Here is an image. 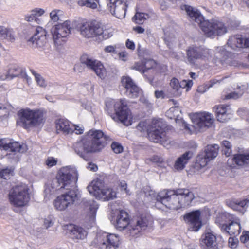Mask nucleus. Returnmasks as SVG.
Masks as SVG:
<instances>
[{"label": "nucleus", "instance_id": "b1692460", "mask_svg": "<svg viewBox=\"0 0 249 249\" xmlns=\"http://www.w3.org/2000/svg\"><path fill=\"white\" fill-rule=\"evenodd\" d=\"M2 147L5 150H10L11 152L24 153L27 150V146L19 142H9L7 143L3 140H0V148Z\"/></svg>", "mask_w": 249, "mask_h": 249}, {"label": "nucleus", "instance_id": "f03ea898", "mask_svg": "<svg viewBox=\"0 0 249 249\" xmlns=\"http://www.w3.org/2000/svg\"><path fill=\"white\" fill-rule=\"evenodd\" d=\"M110 138L100 130H90L81 141L73 144L75 152L87 160L88 154L97 153L105 147Z\"/></svg>", "mask_w": 249, "mask_h": 249}, {"label": "nucleus", "instance_id": "7c9ffc66", "mask_svg": "<svg viewBox=\"0 0 249 249\" xmlns=\"http://www.w3.org/2000/svg\"><path fill=\"white\" fill-rule=\"evenodd\" d=\"M22 73V68L15 65H10L6 75V79H11L20 76Z\"/></svg>", "mask_w": 249, "mask_h": 249}, {"label": "nucleus", "instance_id": "69168bd1", "mask_svg": "<svg viewBox=\"0 0 249 249\" xmlns=\"http://www.w3.org/2000/svg\"><path fill=\"white\" fill-rule=\"evenodd\" d=\"M7 112V108L4 105L0 104V117L2 116L3 115H6V113Z\"/></svg>", "mask_w": 249, "mask_h": 249}, {"label": "nucleus", "instance_id": "f8f14e48", "mask_svg": "<svg viewBox=\"0 0 249 249\" xmlns=\"http://www.w3.org/2000/svg\"><path fill=\"white\" fill-rule=\"evenodd\" d=\"M187 59L190 64H195L197 60H204L209 55L208 49L202 46H190L186 50Z\"/></svg>", "mask_w": 249, "mask_h": 249}, {"label": "nucleus", "instance_id": "79ce46f5", "mask_svg": "<svg viewBox=\"0 0 249 249\" xmlns=\"http://www.w3.org/2000/svg\"><path fill=\"white\" fill-rule=\"evenodd\" d=\"M62 11L60 10L55 9L50 13L51 19L53 22H56L59 20L60 16L62 15Z\"/></svg>", "mask_w": 249, "mask_h": 249}, {"label": "nucleus", "instance_id": "0e129e2a", "mask_svg": "<svg viewBox=\"0 0 249 249\" xmlns=\"http://www.w3.org/2000/svg\"><path fill=\"white\" fill-rule=\"evenodd\" d=\"M155 96L157 98L163 99L164 98V93L163 91L156 90L155 91Z\"/></svg>", "mask_w": 249, "mask_h": 249}, {"label": "nucleus", "instance_id": "6e6552de", "mask_svg": "<svg viewBox=\"0 0 249 249\" xmlns=\"http://www.w3.org/2000/svg\"><path fill=\"white\" fill-rule=\"evenodd\" d=\"M152 124L154 126L147 132L149 140L154 142L160 143L164 146L170 144L171 138L169 135V132L164 130L163 126L161 125V121L160 120H153Z\"/></svg>", "mask_w": 249, "mask_h": 249}, {"label": "nucleus", "instance_id": "9b49d317", "mask_svg": "<svg viewBox=\"0 0 249 249\" xmlns=\"http://www.w3.org/2000/svg\"><path fill=\"white\" fill-rule=\"evenodd\" d=\"M96 239L101 249H116L119 247L120 238L118 235L107 232L98 233Z\"/></svg>", "mask_w": 249, "mask_h": 249}, {"label": "nucleus", "instance_id": "ea45409f", "mask_svg": "<svg viewBox=\"0 0 249 249\" xmlns=\"http://www.w3.org/2000/svg\"><path fill=\"white\" fill-rule=\"evenodd\" d=\"M14 172V169L12 168H6L0 171V176L1 178L7 179L10 178V176H12Z\"/></svg>", "mask_w": 249, "mask_h": 249}, {"label": "nucleus", "instance_id": "a878e982", "mask_svg": "<svg viewBox=\"0 0 249 249\" xmlns=\"http://www.w3.org/2000/svg\"><path fill=\"white\" fill-rule=\"evenodd\" d=\"M221 230L230 235L237 236L240 233L241 226L239 220L236 221H231L228 225L220 223Z\"/></svg>", "mask_w": 249, "mask_h": 249}, {"label": "nucleus", "instance_id": "4468645a", "mask_svg": "<svg viewBox=\"0 0 249 249\" xmlns=\"http://www.w3.org/2000/svg\"><path fill=\"white\" fill-rule=\"evenodd\" d=\"M81 63L87 68L93 71L98 76L104 79L106 75V70L103 65L99 61L89 58L87 55H83L80 58Z\"/></svg>", "mask_w": 249, "mask_h": 249}, {"label": "nucleus", "instance_id": "0eeeda50", "mask_svg": "<svg viewBox=\"0 0 249 249\" xmlns=\"http://www.w3.org/2000/svg\"><path fill=\"white\" fill-rule=\"evenodd\" d=\"M28 192V188L25 184L18 185L13 187L10 190L8 195L10 203L17 207L26 206L30 199Z\"/></svg>", "mask_w": 249, "mask_h": 249}, {"label": "nucleus", "instance_id": "680f3d73", "mask_svg": "<svg viewBox=\"0 0 249 249\" xmlns=\"http://www.w3.org/2000/svg\"><path fill=\"white\" fill-rule=\"evenodd\" d=\"M128 53L126 52H122L119 53V58L123 61H126Z\"/></svg>", "mask_w": 249, "mask_h": 249}, {"label": "nucleus", "instance_id": "e433bc0d", "mask_svg": "<svg viewBox=\"0 0 249 249\" xmlns=\"http://www.w3.org/2000/svg\"><path fill=\"white\" fill-rule=\"evenodd\" d=\"M170 85L173 89V94L174 96H180L181 91H179V81L176 78H173L170 83Z\"/></svg>", "mask_w": 249, "mask_h": 249}, {"label": "nucleus", "instance_id": "a19ab883", "mask_svg": "<svg viewBox=\"0 0 249 249\" xmlns=\"http://www.w3.org/2000/svg\"><path fill=\"white\" fill-rule=\"evenodd\" d=\"M31 71L32 74L34 75L37 84L41 87H45L46 86V83L43 78L40 74L36 73L35 71L31 70Z\"/></svg>", "mask_w": 249, "mask_h": 249}, {"label": "nucleus", "instance_id": "c03bdc74", "mask_svg": "<svg viewBox=\"0 0 249 249\" xmlns=\"http://www.w3.org/2000/svg\"><path fill=\"white\" fill-rule=\"evenodd\" d=\"M144 69L146 71V72L152 70L156 66V63L152 59H149L146 61L144 63Z\"/></svg>", "mask_w": 249, "mask_h": 249}, {"label": "nucleus", "instance_id": "bf43d9fd", "mask_svg": "<svg viewBox=\"0 0 249 249\" xmlns=\"http://www.w3.org/2000/svg\"><path fill=\"white\" fill-rule=\"evenodd\" d=\"M84 129L78 126H76L73 124V132L76 134H81L83 133Z\"/></svg>", "mask_w": 249, "mask_h": 249}, {"label": "nucleus", "instance_id": "09e8293b", "mask_svg": "<svg viewBox=\"0 0 249 249\" xmlns=\"http://www.w3.org/2000/svg\"><path fill=\"white\" fill-rule=\"evenodd\" d=\"M238 241L237 239L234 238L233 237H230L228 240L229 246L231 248L234 249L237 246V243Z\"/></svg>", "mask_w": 249, "mask_h": 249}, {"label": "nucleus", "instance_id": "412c9836", "mask_svg": "<svg viewBox=\"0 0 249 249\" xmlns=\"http://www.w3.org/2000/svg\"><path fill=\"white\" fill-rule=\"evenodd\" d=\"M200 245L203 249H217L218 248L216 236L207 232L201 236Z\"/></svg>", "mask_w": 249, "mask_h": 249}, {"label": "nucleus", "instance_id": "338daca9", "mask_svg": "<svg viewBox=\"0 0 249 249\" xmlns=\"http://www.w3.org/2000/svg\"><path fill=\"white\" fill-rule=\"evenodd\" d=\"M243 48H249V36L248 37H243Z\"/></svg>", "mask_w": 249, "mask_h": 249}, {"label": "nucleus", "instance_id": "603ef678", "mask_svg": "<svg viewBox=\"0 0 249 249\" xmlns=\"http://www.w3.org/2000/svg\"><path fill=\"white\" fill-rule=\"evenodd\" d=\"M37 19V18L34 15V13H32V11H31L30 14L26 15L25 16V20L27 21H36Z\"/></svg>", "mask_w": 249, "mask_h": 249}, {"label": "nucleus", "instance_id": "6ab92c4d", "mask_svg": "<svg viewBox=\"0 0 249 249\" xmlns=\"http://www.w3.org/2000/svg\"><path fill=\"white\" fill-rule=\"evenodd\" d=\"M46 31L41 27L36 29V33L34 36L28 40L29 45L33 47H41L46 42Z\"/></svg>", "mask_w": 249, "mask_h": 249}, {"label": "nucleus", "instance_id": "20e7f679", "mask_svg": "<svg viewBox=\"0 0 249 249\" xmlns=\"http://www.w3.org/2000/svg\"><path fill=\"white\" fill-rule=\"evenodd\" d=\"M185 10L191 19L200 25L207 36L214 37L227 32V28L223 22L215 19L205 20L204 17L198 10L189 5H185Z\"/></svg>", "mask_w": 249, "mask_h": 249}, {"label": "nucleus", "instance_id": "c85d7f7f", "mask_svg": "<svg viewBox=\"0 0 249 249\" xmlns=\"http://www.w3.org/2000/svg\"><path fill=\"white\" fill-rule=\"evenodd\" d=\"M193 152L190 151H186L179 157L176 160L174 167L177 170L183 169L188 161L193 157Z\"/></svg>", "mask_w": 249, "mask_h": 249}, {"label": "nucleus", "instance_id": "13d9d810", "mask_svg": "<svg viewBox=\"0 0 249 249\" xmlns=\"http://www.w3.org/2000/svg\"><path fill=\"white\" fill-rule=\"evenodd\" d=\"M87 168L93 172H96L98 170V166L92 162L88 163Z\"/></svg>", "mask_w": 249, "mask_h": 249}, {"label": "nucleus", "instance_id": "f704fd0d", "mask_svg": "<svg viewBox=\"0 0 249 249\" xmlns=\"http://www.w3.org/2000/svg\"><path fill=\"white\" fill-rule=\"evenodd\" d=\"M233 160L237 165L242 166L249 162V154L235 155L233 158Z\"/></svg>", "mask_w": 249, "mask_h": 249}, {"label": "nucleus", "instance_id": "58836bf2", "mask_svg": "<svg viewBox=\"0 0 249 249\" xmlns=\"http://www.w3.org/2000/svg\"><path fill=\"white\" fill-rule=\"evenodd\" d=\"M208 160V159L205 157V155L204 157L198 156L197 157L195 166L198 168H202L206 166Z\"/></svg>", "mask_w": 249, "mask_h": 249}, {"label": "nucleus", "instance_id": "8fccbe9b", "mask_svg": "<svg viewBox=\"0 0 249 249\" xmlns=\"http://www.w3.org/2000/svg\"><path fill=\"white\" fill-rule=\"evenodd\" d=\"M32 11V13H34V15H35L36 18H37V17L41 16L45 12L44 9L37 8L33 9Z\"/></svg>", "mask_w": 249, "mask_h": 249}, {"label": "nucleus", "instance_id": "f257e3e1", "mask_svg": "<svg viewBox=\"0 0 249 249\" xmlns=\"http://www.w3.org/2000/svg\"><path fill=\"white\" fill-rule=\"evenodd\" d=\"M77 179L78 173L75 168L65 167L59 170L56 178L52 180L51 187L54 190L62 189L68 190L55 199L53 204L56 210L64 211L78 200L79 193L78 189L68 188L71 185H75Z\"/></svg>", "mask_w": 249, "mask_h": 249}, {"label": "nucleus", "instance_id": "a211bd4d", "mask_svg": "<svg viewBox=\"0 0 249 249\" xmlns=\"http://www.w3.org/2000/svg\"><path fill=\"white\" fill-rule=\"evenodd\" d=\"M121 83L122 86L125 88L126 94L129 97L135 98L138 97L140 89L131 77L128 76H123Z\"/></svg>", "mask_w": 249, "mask_h": 249}, {"label": "nucleus", "instance_id": "c9c22d12", "mask_svg": "<svg viewBox=\"0 0 249 249\" xmlns=\"http://www.w3.org/2000/svg\"><path fill=\"white\" fill-rule=\"evenodd\" d=\"M77 3L80 6H85L92 9H95L97 7L99 1L98 0H80Z\"/></svg>", "mask_w": 249, "mask_h": 249}, {"label": "nucleus", "instance_id": "cd10ccee", "mask_svg": "<svg viewBox=\"0 0 249 249\" xmlns=\"http://www.w3.org/2000/svg\"><path fill=\"white\" fill-rule=\"evenodd\" d=\"M85 209L88 211V216L89 220L94 222L95 219L97 210L98 208V204L93 200H89L84 202Z\"/></svg>", "mask_w": 249, "mask_h": 249}, {"label": "nucleus", "instance_id": "39448f33", "mask_svg": "<svg viewBox=\"0 0 249 249\" xmlns=\"http://www.w3.org/2000/svg\"><path fill=\"white\" fill-rule=\"evenodd\" d=\"M128 214L124 210L119 211L117 214L115 225L116 229L120 231L127 228L132 236L138 235L142 231L145 230L148 225V221L146 217L139 218L135 225H129Z\"/></svg>", "mask_w": 249, "mask_h": 249}, {"label": "nucleus", "instance_id": "2eb2a0df", "mask_svg": "<svg viewBox=\"0 0 249 249\" xmlns=\"http://www.w3.org/2000/svg\"><path fill=\"white\" fill-rule=\"evenodd\" d=\"M108 10L118 18L125 17L126 11V3L121 0H109L107 4Z\"/></svg>", "mask_w": 249, "mask_h": 249}, {"label": "nucleus", "instance_id": "72a5a7b5", "mask_svg": "<svg viewBox=\"0 0 249 249\" xmlns=\"http://www.w3.org/2000/svg\"><path fill=\"white\" fill-rule=\"evenodd\" d=\"M245 89L246 88L243 86L239 87L237 89V90L239 91L232 92L226 95L224 99H238L243 94Z\"/></svg>", "mask_w": 249, "mask_h": 249}, {"label": "nucleus", "instance_id": "4c0bfd02", "mask_svg": "<svg viewBox=\"0 0 249 249\" xmlns=\"http://www.w3.org/2000/svg\"><path fill=\"white\" fill-rule=\"evenodd\" d=\"M148 18V15L143 13L137 12L133 18L136 23L138 24H142L144 21Z\"/></svg>", "mask_w": 249, "mask_h": 249}, {"label": "nucleus", "instance_id": "052dcab7", "mask_svg": "<svg viewBox=\"0 0 249 249\" xmlns=\"http://www.w3.org/2000/svg\"><path fill=\"white\" fill-rule=\"evenodd\" d=\"M165 43L169 49H171L173 46V40L171 39L168 37H166L164 38Z\"/></svg>", "mask_w": 249, "mask_h": 249}, {"label": "nucleus", "instance_id": "ddd939ff", "mask_svg": "<svg viewBox=\"0 0 249 249\" xmlns=\"http://www.w3.org/2000/svg\"><path fill=\"white\" fill-rule=\"evenodd\" d=\"M51 32L54 43L60 45L62 42L65 41V38L70 34V22L65 21L62 23L55 25L52 28Z\"/></svg>", "mask_w": 249, "mask_h": 249}, {"label": "nucleus", "instance_id": "423d86ee", "mask_svg": "<svg viewBox=\"0 0 249 249\" xmlns=\"http://www.w3.org/2000/svg\"><path fill=\"white\" fill-rule=\"evenodd\" d=\"M17 124L26 129L36 127L44 122V114L39 109H21L18 112Z\"/></svg>", "mask_w": 249, "mask_h": 249}, {"label": "nucleus", "instance_id": "5701e85b", "mask_svg": "<svg viewBox=\"0 0 249 249\" xmlns=\"http://www.w3.org/2000/svg\"><path fill=\"white\" fill-rule=\"evenodd\" d=\"M226 203L229 207L243 214L248 207L249 198H245L243 200L231 199L227 200Z\"/></svg>", "mask_w": 249, "mask_h": 249}, {"label": "nucleus", "instance_id": "864d4df0", "mask_svg": "<svg viewBox=\"0 0 249 249\" xmlns=\"http://www.w3.org/2000/svg\"><path fill=\"white\" fill-rule=\"evenodd\" d=\"M137 128L138 130H140L141 132L147 130L146 123L145 122H140L138 124L137 126Z\"/></svg>", "mask_w": 249, "mask_h": 249}, {"label": "nucleus", "instance_id": "bb28decb", "mask_svg": "<svg viewBox=\"0 0 249 249\" xmlns=\"http://www.w3.org/2000/svg\"><path fill=\"white\" fill-rule=\"evenodd\" d=\"M71 238L75 240H83L87 235V231L82 227L71 224L69 226Z\"/></svg>", "mask_w": 249, "mask_h": 249}, {"label": "nucleus", "instance_id": "37998d69", "mask_svg": "<svg viewBox=\"0 0 249 249\" xmlns=\"http://www.w3.org/2000/svg\"><path fill=\"white\" fill-rule=\"evenodd\" d=\"M113 151L116 154H120L123 152L124 148L121 143L114 142L111 144Z\"/></svg>", "mask_w": 249, "mask_h": 249}, {"label": "nucleus", "instance_id": "dca6fc26", "mask_svg": "<svg viewBox=\"0 0 249 249\" xmlns=\"http://www.w3.org/2000/svg\"><path fill=\"white\" fill-rule=\"evenodd\" d=\"M201 212L197 210L185 214L183 218L184 221L190 225L189 229L191 231H197L202 226L200 220Z\"/></svg>", "mask_w": 249, "mask_h": 249}, {"label": "nucleus", "instance_id": "4be33fe9", "mask_svg": "<svg viewBox=\"0 0 249 249\" xmlns=\"http://www.w3.org/2000/svg\"><path fill=\"white\" fill-rule=\"evenodd\" d=\"M195 119L196 125L200 129L210 127L213 123L211 114L205 112L196 113Z\"/></svg>", "mask_w": 249, "mask_h": 249}, {"label": "nucleus", "instance_id": "393cba45", "mask_svg": "<svg viewBox=\"0 0 249 249\" xmlns=\"http://www.w3.org/2000/svg\"><path fill=\"white\" fill-rule=\"evenodd\" d=\"M55 125L57 131H60L65 135L73 133V124H71L67 120L57 119L55 121Z\"/></svg>", "mask_w": 249, "mask_h": 249}, {"label": "nucleus", "instance_id": "7ed1b4c3", "mask_svg": "<svg viewBox=\"0 0 249 249\" xmlns=\"http://www.w3.org/2000/svg\"><path fill=\"white\" fill-rule=\"evenodd\" d=\"M194 198V193L188 189L163 190L156 196V205L161 204L169 209L178 210L189 206Z\"/></svg>", "mask_w": 249, "mask_h": 249}, {"label": "nucleus", "instance_id": "c756f323", "mask_svg": "<svg viewBox=\"0 0 249 249\" xmlns=\"http://www.w3.org/2000/svg\"><path fill=\"white\" fill-rule=\"evenodd\" d=\"M243 36L241 35H236L229 37L227 45L231 49L235 50L237 48H243Z\"/></svg>", "mask_w": 249, "mask_h": 249}, {"label": "nucleus", "instance_id": "6e6d98bb", "mask_svg": "<svg viewBox=\"0 0 249 249\" xmlns=\"http://www.w3.org/2000/svg\"><path fill=\"white\" fill-rule=\"evenodd\" d=\"M125 45L126 47L131 50H134L135 49V45L133 41L130 40V39H127Z\"/></svg>", "mask_w": 249, "mask_h": 249}, {"label": "nucleus", "instance_id": "aec40b11", "mask_svg": "<svg viewBox=\"0 0 249 249\" xmlns=\"http://www.w3.org/2000/svg\"><path fill=\"white\" fill-rule=\"evenodd\" d=\"M217 121L221 122L227 121L231 117L232 111L229 106L225 105H216L213 107Z\"/></svg>", "mask_w": 249, "mask_h": 249}, {"label": "nucleus", "instance_id": "f3484780", "mask_svg": "<svg viewBox=\"0 0 249 249\" xmlns=\"http://www.w3.org/2000/svg\"><path fill=\"white\" fill-rule=\"evenodd\" d=\"M114 107L118 119L124 124H126L130 115L126 102L124 100L121 99L115 103Z\"/></svg>", "mask_w": 249, "mask_h": 249}, {"label": "nucleus", "instance_id": "5fc2aeb1", "mask_svg": "<svg viewBox=\"0 0 249 249\" xmlns=\"http://www.w3.org/2000/svg\"><path fill=\"white\" fill-rule=\"evenodd\" d=\"M151 160L153 162L161 163L163 162V159L159 156L154 155L151 158Z\"/></svg>", "mask_w": 249, "mask_h": 249}, {"label": "nucleus", "instance_id": "e2e57ef3", "mask_svg": "<svg viewBox=\"0 0 249 249\" xmlns=\"http://www.w3.org/2000/svg\"><path fill=\"white\" fill-rule=\"evenodd\" d=\"M120 187L122 191H124L126 194L128 193L129 191L127 189V184L124 181L120 182Z\"/></svg>", "mask_w": 249, "mask_h": 249}, {"label": "nucleus", "instance_id": "4d7b16f0", "mask_svg": "<svg viewBox=\"0 0 249 249\" xmlns=\"http://www.w3.org/2000/svg\"><path fill=\"white\" fill-rule=\"evenodd\" d=\"M240 241L243 243H246L249 240V231L243 232V235L240 237Z\"/></svg>", "mask_w": 249, "mask_h": 249}, {"label": "nucleus", "instance_id": "de8ad7c7", "mask_svg": "<svg viewBox=\"0 0 249 249\" xmlns=\"http://www.w3.org/2000/svg\"><path fill=\"white\" fill-rule=\"evenodd\" d=\"M53 217L51 216L47 217L44 220V226L46 229L49 228L53 225Z\"/></svg>", "mask_w": 249, "mask_h": 249}, {"label": "nucleus", "instance_id": "49530a36", "mask_svg": "<svg viewBox=\"0 0 249 249\" xmlns=\"http://www.w3.org/2000/svg\"><path fill=\"white\" fill-rule=\"evenodd\" d=\"M132 68L133 69L138 71H140L141 72L143 73L144 74H145V73L146 72V71L144 69V64H143V62L136 63L135 65V66H134L132 67ZM144 75L146 76L145 74H144Z\"/></svg>", "mask_w": 249, "mask_h": 249}, {"label": "nucleus", "instance_id": "9d476101", "mask_svg": "<svg viewBox=\"0 0 249 249\" xmlns=\"http://www.w3.org/2000/svg\"><path fill=\"white\" fill-rule=\"evenodd\" d=\"M87 189L90 194L103 201H109L116 197V192L110 188H102L100 181L92 182L87 187Z\"/></svg>", "mask_w": 249, "mask_h": 249}, {"label": "nucleus", "instance_id": "473e14b6", "mask_svg": "<svg viewBox=\"0 0 249 249\" xmlns=\"http://www.w3.org/2000/svg\"><path fill=\"white\" fill-rule=\"evenodd\" d=\"M0 39H7L10 41L14 40V34L12 30L3 26H0Z\"/></svg>", "mask_w": 249, "mask_h": 249}, {"label": "nucleus", "instance_id": "1a4fd4ad", "mask_svg": "<svg viewBox=\"0 0 249 249\" xmlns=\"http://www.w3.org/2000/svg\"><path fill=\"white\" fill-rule=\"evenodd\" d=\"M79 31L82 36L88 39L102 35L103 38L106 39L109 36H106L107 32L103 31L101 23L96 20L82 23L79 27Z\"/></svg>", "mask_w": 249, "mask_h": 249}, {"label": "nucleus", "instance_id": "3c124183", "mask_svg": "<svg viewBox=\"0 0 249 249\" xmlns=\"http://www.w3.org/2000/svg\"><path fill=\"white\" fill-rule=\"evenodd\" d=\"M57 163V160L53 157H49L46 161V164L50 167H52Z\"/></svg>", "mask_w": 249, "mask_h": 249}, {"label": "nucleus", "instance_id": "2f4dec72", "mask_svg": "<svg viewBox=\"0 0 249 249\" xmlns=\"http://www.w3.org/2000/svg\"><path fill=\"white\" fill-rule=\"evenodd\" d=\"M219 146L217 144L208 145L205 150V157L209 160L215 158L218 155Z\"/></svg>", "mask_w": 249, "mask_h": 249}, {"label": "nucleus", "instance_id": "a18cd8bd", "mask_svg": "<svg viewBox=\"0 0 249 249\" xmlns=\"http://www.w3.org/2000/svg\"><path fill=\"white\" fill-rule=\"evenodd\" d=\"M193 85V82L192 80L186 81L183 80L179 83V91H181V89L185 88H190Z\"/></svg>", "mask_w": 249, "mask_h": 249}, {"label": "nucleus", "instance_id": "774afa93", "mask_svg": "<svg viewBox=\"0 0 249 249\" xmlns=\"http://www.w3.org/2000/svg\"><path fill=\"white\" fill-rule=\"evenodd\" d=\"M115 47L113 46H108L105 47L104 50L107 53L114 52L115 51Z\"/></svg>", "mask_w": 249, "mask_h": 249}]
</instances>
